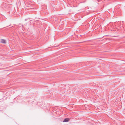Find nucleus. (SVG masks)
Segmentation results:
<instances>
[{
  "instance_id": "2",
  "label": "nucleus",
  "mask_w": 125,
  "mask_h": 125,
  "mask_svg": "<svg viewBox=\"0 0 125 125\" xmlns=\"http://www.w3.org/2000/svg\"><path fill=\"white\" fill-rule=\"evenodd\" d=\"M70 120V119L69 118H66L63 121V122H68Z\"/></svg>"
},
{
  "instance_id": "1",
  "label": "nucleus",
  "mask_w": 125,
  "mask_h": 125,
  "mask_svg": "<svg viewBox=\"0 0 125 125\" xmlns=\"http://www.w3.org/2000/svg\"><path fill=\"white\" fill-rule=\"evenodd\" d=\"M0 42L3 43H6V41L4 39H1L0 40Z\"/></svg>"
}]
</instances>
